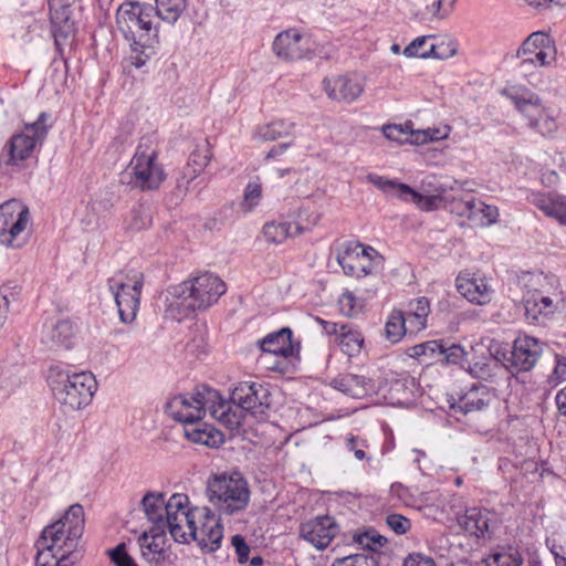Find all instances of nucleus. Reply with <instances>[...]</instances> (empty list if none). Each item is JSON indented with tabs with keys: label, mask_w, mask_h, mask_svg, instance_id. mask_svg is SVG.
Here are the masks:
<instances>
[{
	"label": "nucleus",
	"mask_w": 566,
	"mask_h": 566,
	"mask_svg": "<svg viewBox=\"0 0 566 566\" xmlns=\"http://www.w3.org/2000/svg\"><path fill=\"white\" fill-rule=\"evenodd\" d=\"M111 558L116 566H137L134 558L128 555L124 543L117 545L111 552Z\"/></svg>",
	"instance_id": "obj_57"
},
{
	"label": "nucleus",
	"mask_w": 566,
	"mask_h": 566,
	"mask_svg": "<svg viewBox=\"0 0 566 566\" xmlns=\"http://www.w3.org/2000/svg\"><path fill=\"white\" fill-rule=\"evenodd\" d=\"M51 127V115L46 112L40 113L35 122L24 124L23 130L14 134L4 146L7 165L20 167L24 161L34 157Z\"/></svg>",
	"instance_id": "obj_7"
},
{
	"label": "nucleus",
	"mask_w": 566,
	"mask_h": 566,
	"mask_svg": "<svg viewBox=\"0 0 566 566\" xmlns=\"http://www.w3.org/2000/svg\"><path fill=\"white\" fill-rule=\"evenodd\" d=\"M336 390L355 399L367 396L373 390L371 380L354 374L339 375L331 382Z\"/></svg>",
	"instance_id": "obj_29"
},
{
	"label": "nucleus",
	"mask_w": 566,
	"mask_h": 566,
	"mask_svg": "<svg viewBox=\"0 0 566 566\" xmlns=\"http://www.w3.org/2000/svg\"><path fill=\"white\" fill-rule=\"evenodd\" d=\"M67 534L63 532V525L50 524L44 527L41 533L40 541L42 545H49L56 549L59 553L65 552L75 560L77 559L76 548L77 545H71L66 539Z\"/></svg>",
	"instance_id": "obj_34"
},
{
	"label": "nucleus",
	"mask_w": 566,
	"mask_h": 566,
	"mask_svg": "<svg viewBox=\"0 0 566 566\" xmlns=\"http://www.w3.org/2000/svg\"><path fill=\"white\" fill-rule=\"evenodd\" d=\"M144 513L153 527L168 530L175 541L185 539L184 523H190L189 499L186 494L175 493L167 501L163 493H147L142 500Z\"/></svg>",
	"instance_id": "obj_4"
},
{
	"label": "nucleus",
	"mask_w": 566,
	"mask_h": 566,
	"mask_svg": "<svg viewBox=\"0 0 566 566\" xmlns=\"http://www.w3.org/2000/svg\"><path fill=\"white\" fill-rule=\"evenodd\" d=\"M439 130L438 129H427V130H418V132H412L409 136V143L410 144H416V145H422V144H426L428 142H433V140H438L440 138H442L440 135H439Z\"/></svg>",
	"instance_id": "obj_60"
},
{
	"label": "nucleus",
	"mask_w": 566,
	"mask_h": 566,
	"mask_svg": "<svg viewBox=\"0 0 566 566\" xmlns=\"http://www.w3.org/2000/svg\"><path fill=\"white\" fill-rule=\"evenodd\" d=\"M554 276L543 272H525L518 276V284L524 291L523 296L548 295L555 289Z\"/></svg>",
	"instance_id": "obj_31"
},
{
	"label": "nucleus",
	"mask_w": 566,
	"mask_h": 566,
	"mask_svg": "<svg viewBox=\"0 0 566 566\" xmlns=\"http://www.w3.org/2000/svg\"><path fill=\"white\" fill-rule=\"evenodd\" d=\"M364 261H361V270H356L355 277H363L371 274L382 262L381 255L376 251V256L371 253L364 254Z\"/></svg>",
	"instance_id": "obj_54"
},
{
	"label": "nucleus",
	"mask_w": 566,
	"mask_h": 566,
	"mask_svg": "<svg viewBox=\"0 0 566 566\" xmlns=\"http://www.w3.org/2000/svg\"><path fill=\"white\" fill-rule=\"evenodd\" d=\"M457 289L469 302L484 305L491 302L493 290L484 277L460 274L457 277Z\"/></svg>",
	"instance_id": "obj_23"
},
{
	"label": "nucleus",
	"mask_w": 566,
	"mask_h": 566,
	"mask_svg": "<svg viewBox=\"0 0 566 566\" xmlns=\"http://www.w3.org/2000/svg\"><path fill=\"white\" fill-rule=\"evenodd\" d=\"M459 526L470 536L485 538L491 534V527L496 523L494 512L484 507H469L458 516Z\"/></svg>",
	"instance_id": "obj_19"
},
{
	"label": "nucleus",
	"mask_w": 566,
	"mask_h": 566,
	"mask_svg": "<svg viewBox=\"0 0 566 566\" xmlns=\"http://www.w3.org/2000/svg\"><path fill=\"white\" fill-rule=\"evenodd\" d=\"M543 354V343L539 339L522 335L515 338L509 358L503 366L512 374L532 370Z\"/></svg>",
	"instance_id": "obj_15"
},
{
	"label": "nucleus",
	"mask_w": 566,
	"mask_h": 566,
	"mask_svg": "<svg viewBox=\"0 0 566 566\" xmlns=\"http://www.w3.org/2000/svg\"><path fill=\"white\" fill-rule=\"evenodd\" d=\"M335 566H379V563L374 556L355 554L338 559Z\"/></svg>",
	"instance_id": "obj_52"
},
{
	"label": "nucleus",
	"mask_w": 566,
	"mask_h": 566,
	"mask_svg": "<svg viewBox=\"0 0 566 566\" xmlns=\"http://www.w3.org/2000/svg\"><path fill=\"white\" fill-rule=\"evenodd\" d=\"M262 198V187L260 182H249L244 189L243 200L240 205L241 210L245 213L253 211L260 203Z\"/></svg>",
	"instance_id": "obj_48"
},
{
	"label": "nucleus",
	"mask_w": 566,
	"mask_h": 566,
	"mask_svg": "<svg viewBox=\"0 0 566 566\" xmlns=\"http://www.w3.org/2000/svg\"><path fill=\"white\" fill-rule=\"evenodd\" d=\"M84 510L80 504H73L65 514L53 524L63 525V532L67 534L66 539L71 545H78V541L84 532Z\"/></svg>",
	"instance_id": "obj_30"
},
{
	"label": "nucleus",
	"mask_w": 566,
	"mask_h": 566,
	"mask_svg": "<svg viewBox=\"0 0 566 566\" xmlns=\"http://www.w3.org/2000/svg\"><path fill=\"white\" fill-rule=\"evenodd\" d=\"M274 53L285 61H297L312 54L311 40L296 29L279 33L273 42Z\"/></svg>",
	"instance_id": "obj_16"
},
{
	"label": "nucleus",
	"mask_w": 566,
	"mask_h": 566,
	"mask_svg": "<svg viewBox=\"0 0 566 566\" xmlns=\"http://www.w3.org/2000/svg\"><path fill=\"white\" fill-rule=\"evenodd\" d=\"M48 382L55 400L71 411L87 407L97 390L95 376L90 371L70 373L52 367Z\"/></svg>",
	"instance_id": "obj_5"
},
{
	"label": "nucleus",
	"mask_w": 566,
	"mask_h": 566,
	"mask_svg": "<svg viewBox=\"0 0 566 566\" xmlns=\"http://www.w3.org/2000/svg\"><path fill=\"white\" fill-rule=\"evenodd\" d=\"M227 401L240 412L241 420L243 419V411L263 420L268 416L271 406V394L264 384L241 381L232 390L231 399Z\"/></svg>",
	"instance_id": "obj_12"
},
{
	"label": "nucleus",
	"mask_w": 566,
	"mask_h": 566,
	"mask_svg": "<svg viewBox=\"0 0 566 566\" xmlns=\"http://www.w3.org/2000/svg\"><path fill=\"white\" fill-rule=\"evenodd\" d=\"M227 292L226 283L216 274L201 273L169 291L166 312L175 319L182 321L196 311H203Z\"/></svg>",
	"instance_id": "obj_3"
},
{
	"label": "nucleus",
	"mask_w": 566,
	"mask_h": 566,
	"mask_svg": "<svg viewBox=\"0 0 566 566\" xmlns=\"http://www.w3.org/2000/svg\"><path fill=\"white\" fill-rule=\"evenodd\" d=\"M502 365L496 357H481L465 368L473 378L492 381L501 371Z\"/></svg>",
	"instance_id": "obj_40"
},
{
	"label": "nucleus",
	"mask_w": 566,
	"mask_h": 566,
	"mask_svg": "<svg viewBox=\"0 0 566 566\" xmlns=\"http://www.w3.org/2000/svg\"><path fill=\"white\" fill-rule=\"evenodd\" d=\"M549 551L554 556L556 566H566V544L557 545L553 543Z\"/></svg>",
	"instance_id": "obj_64"
},
{
	"label": "nucleus",
	"mask_w": 566,
	"mask_h": 566,
	"mask_svg": "<svg viewBox=\"0 0 566 566\" xmlns=\"http://www.w3.org/2000/svg\"><path fill=\"white\" fill-rule=\"evenodd\" d=\"M566 380V357L555 355V365L552 373L547 376V384L551 387H556Z\"/></svg>",
	"instance_id": "obj_51"
},
{
	"label": "nucleus",
	"mask_w": 566,
	"mask_h": 566,
	"mask_svg": "<svg viewBox=\"0 0 566 566\" xmlns=\"http://www.w3.org/2000/svg\"><path fill=\"white\" fill-rule=\"evenodd\" d=\"M368 180L377 188L381 189L387 193L395 195L399 198V186L403 184L396 182L394 180L385 179L377 175H368Z\"/></svg>",
	"instance_id": "obj_55"
},
{
	"label": "nucleus",
	"mask_w": 566,
	"mask_h": 566,
	"mask_svg": "<svg viewBox=\"0 0 566 566\" xmlns=\"http://www.w3.org/2000/svg\"><path fill=\"white\" fill-rule=\"evenodd\" d=\"M554 40L545 32H533L517 50L521 65L549 66L556 60Z\"/></svg>",
	"instance_id": "obj_14"
},
{
	"label": "nucleus",
	"mask_w": 566,
	"mask_h": 566,
	"mask_svg": "<svg viewBox=\"0 0 566 566\" xmlns=\"http://www.w3.org/2000/svg\"><path fill=\"white\" fill-rule=\"evenodd\" d=\"M231 545L235 549L238 563H247L249 560L250 546L247 544L245 538L240 534H235L231 537Z\"/></svg>",
	"instance_id": "obj_58"
},
{
	"label": "nucleus",
	"mask_w": 566,
	"mask_h": 566,
	"mask_svg": "<svg viewBox=\"0 0 566 566\" xmlns=\"http://www.w3.org/2000/svg\"><path fill=\"white\" fill-rule=\"evenodd\" d=\"M368 253L376 256V250L369 245L359 242H346L338 248L336 261L346 275L354 276L356 270H361V261L365 260L364 254L368 255Z\"/></svg>",
	"instance_id": "obj_25"
},
{
	"label": "nucleus",
	"mask_w": 566,
	"mask_h": 566,
	"mask_svg": "<svg viewBox=\"0 0 566 566\" xmlns=\"http://www.w3.org/2000/svg\"><path fill=\"white\" fill-rule=\"evenodd\" d=\"M346 447L348 450L354 452L357 460L361 461L366 459V453L364 451L366 444L364 440H359L358 438L350 434L346 438Z\"/></svg>",
	"instance_id": "obj_62"
},
{
	"label": "nucleus",
	"mask_w": 566,
	"mask_h": 566,
	"mask_svg": "<svg viewBox=\"0 0 566 566\" xmlns=\"http://www.w3.org/2000/svg\"><path fill=\"white\" fill-rule=\"evenodd\" d=\"M207 492L210 503L220 514L234 515L243 512L250 502V488L240 472L221 473L211 478Z\"/></svg>",
	"instance_id": "obj_6"
},
{
	"label": "nucleus",
	"mask_w": 566,
	"mask_h": 566,
	"mask_svg": "<svg viewBox=\"0 0 566 566\" xmlns=\"http://www.w3.org/2000/svg\"><path fill=\"white\" fill-rule=\"evenodd\" d=\"M154 8L139 2H124L116 12V23L124 38L129 42L130 53L125 60L124 70L142 69L155 54L157 30L153 28Z\"/></svg>",
	"instance_id": "obj_1"
},
{
	"label": "nucleus",
	"mask_w": 566,
	"mask_h": 566,
	"mask_svg": "<svg viewBox=\"0 0 566 566\" xmlns=\"http://www.w3.org/2000/svg\"><path fill=\"white\" fill-rule=\"evenodd\" d=\"M258 345L262 352V359L270 355L280 356L284 359L293 356L294 345L292 343V329L283 327L280 331L268 334L258 340Z\"/></svg>",
	"instance_id": "obj_24"
},
{
	"label": "nucleus",
	"mask_w": 566,
	"mask_h": 566,
	"mask_svg": "<svg viewBox=\"0 0 566 566\" xmlns=\"http://www.w3.org/2000/svg\"><path fill=\"white\" fill-rule=\"evenodd\" d=\"M337 533L338 526L329 515L317 516L300 526V537L317 549L326 548Z\"/></svg>",
	"instance_id": "obj_17"
},
{
	"label": "nucleus",
	"mask_w": 566,
	"mask_h": 566,
	"mask_svg": "<svg viewBox=\"0 0 566 566\" xmlns=\"http://www.w3.org/2000/svg\"><path fill=\"white\" fill-rule=\"evenodd\" d=\"M354 539L357 544L370 551H375L377 547L384 546L387 542V539L374 528L356 533L354 535Z\"/></svg>",
	"instance_id": "obj_50"
},
{
	"label": "nucleus",
	"mask_w": 566,
	"mask_h": 566,
	"mask_svg": "<svg viewBox=\"0 0 566 566\" xmlns=\"http://www.w3.org/2000/svg\"><path fill=\"white\" fill-rule=\"evenodd\" d=\"M335 342L348 357L358 356L364 345L363 334L352 325L344 324Z\"/></svg>",
	"instance_id": "obj_36"
},
{
	"label": "nucleus",
	"mask_w": 566,
	"mask_h": 566,
	"mask_svg": "<svg viewBox=\"0 0 566 566\" xmlns=\"http://www.w3.org/2000/svg\"><path fill=\"white\" fill-rule=\"evenodd\" d=\"M166 531L160 526L151 527L138 537L142 556L151 566H158L166 557L164 549Z\"/></svg>",
	"instance_id": "obj_22"
},
{
	"label": "nucleus",
	"mask_w": 566,
	"mask_h": 566,
	"mask_svg": "<svg viewBox=\"0 0 566 566\" xmlns=\"http://www.w3.org/2000/svg\"><path fill=\"white\" fill-rule=\"evenodd\" d=\"M436 39L434 35H422L411 41L403 50V54L407 57H431L432 51L434 50V43L431 40Z\"/></svg>",
	"instance_id": "obj_45"
},
{
	"label": "nucleus",
	"mask_w": 566,
	"mask_h": 566,
	"mask_svg": "<svg viewBox=\"0 0 566 566\" xmlns=\"http://www.w3.org/2000/svg\"><path fill=\"white\" fill-rule=\"evenodd\" d=\"M153 221L151 207L144 202H138L132 207L124 219L125 229L138 232L150 227Z\"/></svg>",
	"instance_id": "obj_39"
},
{
	"label": "nucleus",
	"mask_w": 566,
	"mask_h": 566,
	"mask_svg": "<svg viewBox=\"0 0 566 566\" xmlns=\"http://www.w3.org/2000/svg\"><path fill=\"white\" fill-rule=\"evenodd\" d=\"M386 522L389 528L398 535L406 534L411 527L410 520L401 514H389Z\"/></svg>",
	"instance_id": "obj_56"
},
{
	"label": "nucleus",
	"mask_w": 566,
	"mask_h": 566,
	"mask_svg": "<svg viewBox=\"0 0 566 566\" xmlns=\"http://www.w3.org/2000/svg\"><path fill=\"white\" fill-rule=\"evenodd\" d=\"M430 312V303L424 296L411 300L408 303L407 311L403 312V318L408 324L409 334L419 333L427 327Z\"/></svg>",
	"instance_id": "obj_33"
},
{
	"label": "nucleus",
	"mask_w": 566,
	"mask_h": 566,
	"mask_svg": "<svg viewBox=\"0 0 566 566\" xmlns=\"http://www.w3.org/2000/svg\"><path fill=\"white\" fill-rule=\"evenodd\" d=\"M434 50L432 51L431 57L444 60L448 57H451L457 52L455 43L452 41H448L446 43L444 40H441L440 42H437L433 44Z\"/></svg>",
	"instance_id": "obj_59"
},
{
	"label": "nucleus",
	"mask_w": 566,
	"mask_h": 566,
	"mask_svg": "<svg viewBox=\"0 0 566 566\" xmlns=\"http://www.w3.org/2000/svg\"><path fill=\"white\" fill-rule=\"evenodd\" d=\"M440 348H442V339H434L409 347L407 354L409 357L418 359L421 357H436L439 355Z\"/></svg>",
	"instance_id": "obj_49"
},
{
	"label": "nucleus",
	"mask_w": 566,
	"mask_h": 566,
	"mask_svg": "<svg viewBox=\"0 0 566 566\" xmlns=\"http://www.w3.org/2000/svg\"><path fill=\"white\" fill-rule=\"evenodd\" d=\"M403 566H436L434 560L420 553H413L406 557Z\"/></svg>",
	"instance_id": "obj_63"
},
{
	"label": "nucleus",
	"mask_w": 566,
	"mask_h": 566,
	"mask_svg": "<svg viewBox=\"0 0 566 566\" xmlns=\"http://www.w3.org/2000/svg\"><path fill=\"white\" fill-rule=\"evenodd\" d=\"M469 211V221L472 227H489L496 223L499 219V209L495 206L485 205L480 200L470 199L467 206Z\"/></svg>",
	"instance_id": "obj_35"
},
{
	"label": "nucleus",
	"mask_w": 566,
	"mask_h": 566,
	"mask_svg": "<svg viewBox=\"0 0 566 566\" xmlns=\"http://www.w3.org/2000/svg\"><path fill=\"white\" fill-rule=\"evenodd\" d=\"M30 223L29 208L18 199L0 205V242L7 247L19 248L24 241L21 235Z\"/></svg>",
	"instance_id": "obj_13"
},
{
	"label": "nucleus",
	"mask_w": 566,
	"mask_h": 566,
	"mask_svg": "<svg viewBox=\"0 0 566 566\" xmlns=\"http://www.w3.org/2000/svg\"><path fill=\"white\" fill-rule=\"evenodd\" d=\"M486 566H521L523 558L513 547H501L486 558Z\"/></svg>",
	"instance_id": "obj_44"
},
{
	"label": "nucleus",
	"mask_w": 566,
	"mask_h": 566,
	"mask_svg": "<svg viewBox=\"0 0 566 566\" xmlns=\"http://www.w3.org/2000/svg\"><path fill=\"white\" fill-rule=\"evenodd\" d=\"M387 139L403 144L409 142V136L401 125H386L382 128Z\"/></svg>",
	"instance_id": "obj_61"
},
{
	"label": "nucleus",
	"mask_w": 566,
	"mask_h": 566,
	"mask_svg": "<svg viewBox=\"0 0 566 566\" xmlns=\"http://www.w3.org/2000/svg\"><path fill=\"white\" fill-rule=\"evenodd\" d=\"M310 226L290 221H269L263 226L262 232L269 243L281 244L289 238L302 234Z\"/></svg>",
	"instance_id": "obj_28"
},
{
	"label": "nucleus",
	"mask_w": 566,
	"mask_h": 566,
	"mask_svg": "<svg viewBox=\"0 0 566 566\" xmlns=\"http://www.w3.org/2000/svg\"><path fill=\"white\" fill-rule=\"evenodd\" d=\"M295 124L285 119H274L256 127L253 137L262 142H273L291 135Z\"/></svg>",
	"instance_id": "obj_37"
},
{
	"label": "nucleus",
	"mask_w": 566,
	"mask_h": 566,
	"mask_svg": "<svg viewBox=\"0 0 566 566\" xmlns=\"http://www.w3.org/2000/svg\"><path fill=\"white\" fill-rule=\"evenodd\" d=\"M187 0H156V14L163 21L174 24L186 9Z\"/></svg>",
	"instance_id": "obj_43"
},
{
	"label": "nucleus",
	"mask_w": 566,
	"mask_h": 566,
	"mask_svg": "<svg viewBox=\"0 0 566 566\" xmlns=\"http://www.w3.org/2000/svg\"><path fill=\"white\" fill-rule=\"evenodd\" d=\"M207 409L213 419L230 430L241 426L240 412L219 391L209 387L197 388L195 394L175 396L166 405V412L185 426L201 421Z\"/></svg>",
	"instance_id": "obj_2"
},
{
	"label": "nucleus",
	"mask_w": 566,
	"mask_h": 566,
	"mask_svg": "<svg viewBox=\"0 0 566 566\" xmlns=\"http://www.w3.org/2000/svg\"><path fill=\"white\" fill-rule=\"evenodd\" d=\"M409 333L408 324L403 318V312L394 310L387 317L385 324V335L391 344L399 343L402 337Z\"/></svg>",
	"instance_id": "obj_41"
},
{
	"label": "nucleus",
	"mask_w": 566,
	"mask_h": 566,
	"mask_svg": "<svg viewBox=\"0 0 566 566\" xmlns=\"http://www.w3.org/2000/svg\"><path fill=\"white\" fill-rule=\"evenodd\" d=\"M438 356L441 357V361L446 364L460 365L464 368L463 364L467 361L468 352L459 344L442 339V348L439 349Z\"/></svg>",
	"instance_id": "obj_46"
},
{
	"label": "nucleus",
	"mask_w": 566,
	"mask_h": 566,
	"mask_svg": "<svg viewBox=\"0 0 566 566\" xmlns=\"http://www.w3.org/2000/svg\"><path fill=\"white\" fill-rule=\"evenodd\" d=\"M339 311L345 316H354L358 313L359 306L356 296L346 291L338 300Z\"/></svg>",
	"instance_id": "obj_53"
},
{
	"label": "nucleus",
	"mask_w": 566,
	"mask_h": 566,
	"mask_svg": "<svg viewBox=\"0 0 566 566\" xmlns=\"http://www.w3.org/2000/svg\"><path fill=\"white\" fill-rule=\"evenodd\" d=\"M530 201L546 217L557 220L563 226L566 223V196L555 192H533Z\"/></svg>",
	"instance_id": "obj_26"
},
{
	"label": "nucleus",
	"mask_w": 566,
	"mask_h": 566,
	"mask_svg": "<svg viewBox=\"0 0 566 566\" xmlns=\"http://www.w3.org/2000/svg\"><path fill=\"white\" fill-rule=\"evenodd\" d=\"M323 85L331 99L347 104L355 102L364 92V84L357 76L339 75L324 78Z\"/></svg>",
	"instance_id": "obj_20"
},
{
	"label": "nucleus",
	"mask_w": 566,
	"mask_h": 566,
	"mask_svg": "<svg viewBox=\"0 0 566 566\" xmlns=\"http://www.w3.org/2000/svg\"><path fill=\"white\" fill-rule=\"evenodd\" d=\"M132 184L143 191L156 190L166 178L163 165L158 161V149L150 137H143L128 165Z\"/></svg>",
	"instance_id": "obj_8"
},
{
	"label": "nucleus",
	"mask_w": 566,
	"mask_h": 566,
	"mask_svg": "<svg viewBox=\"0 0 566 566\" xmlns=\"http://www.w3.org/2000/svg\"><path fill=\"white\" fill-rule=\"evenodd\" d=\"M185 437L198 444L216 448L223 443V434L216 428L197 421L184 427Z\"/></svg>",
	"instance_id": "obj_32"
},
{
	"label": "nucleus",
	"mask_w": 566,
	"mask_h": 566,
	"mask_svg": "<svg viewBox=\"0 0 566 566\" xmlns=\"http://www.w3.org/2000/svg\"><path fill=\"white\" fill-rule=\"evenodd\" d=\"M457 0H433L421 12V20H442L453 11Z\"/></svg>",
	"instance_id": "obj_47"
},
{
	"label": "nucleus",
	"mask_w": 566,
	"mask_h": 566,
	"mask_svg": "<svg viewBox=\"0 0 566 566\" xmlns=\"http://www.w3.org/2000/svg\"><path fill=\"white\" fill-rule=\"evenodd\" d=\"M143 285L144 274L137 270H129L108 280L119 318L125 324L133 323L136 318Z\"/></svg>",
	"instance_id": "obj_11"
},
{
	"label": "nucleus",
	"mask_w": 566,
	"mask_h": 566,
	"mask_svg": "<svg viewBox=\"0 0 566 566\" xmlns=\"http://www.w3.org/2000/svg\"><path fill=\"white\" fill-rule=\"evenodd\" d=\"M399 199L412 202L423 211L434 210L439 201V197L423 196L408 185L399 186Z\"/></svg>",
	"instance_id": "obj_42"
},
{
	"label": "nucleus",
	"mask_w": 566,
	"mask_h": 566,
	"mask_svg": "<svg viewBox=\"0 0 566 566\" xmlns=\"http://www.w3.org/2000/svg\"><path fill=\"white\" fill-rule=\"evenodd\" d=\"M516 109L527 119V126L544 137H552L558 129L553 111L546 107L538 95L526 88L507 93Z\"/></svg>",
	"instance_id": "obj_10"
},
{
	"label": "nucleus",
	"mask_w": 566,
	"mask_h": 566,
	"mask_svg": "<svg viewBox=\"0 0 566 566\" xmlns=\"http://www.w3.org/2000/svg\"><path fill=\"white\" fill-rule=\"evenodd\" d=\"M495 395L488 386L478 384L472 385L467 391L457 399L449 400L450 408L454 412L468 415L485 410L494 400Z\"/></svg>",
	"instance_id": "obj_18"
},
{
	"label": "nucleus",
	"mask_w": 566,
	"mask_h": 566,
	"mask_svg": "<svg viewBox=\"0 0 566 566\" xmlns=\"http://www.w3.org/2000/svg\"><path fill=\"white\" fill-rule=\"evenodd\" d=\"M187 520L190 523H184L185 539L177 541L178 543H188L189 539H193L201 549L208 553H213L220 548L223 538V526L213 512L207 507L190 509Z\"/></svg>",
	"instance_id": "obj_9"
},
{
	"label": "nucleus",
	"mask_w": 566,
	"mask_h": 566,
	"mask_svg": "<svg viewBox=\"0 0 566 566\" xmlns=\"http://www.w3.org/2000/svg\"><path fill=\"white\" fill-rule=\"evenodd\" d=\"M35 546L38 549L35 566H69L75 563V559L64 551L59 553L49 545H42L40 539L36 541Z\"/></svg>",
	"instance_id": "obj_38"
},
{
	"label": "nucleus",
	"mask_w": 566,
	"mask_h": 566,
	"mask_svg": "<svg viewBox=\"0 0 566 566\" xmlns=\"http://www.w3.org/2000/svg\"><path fill=\"white\" fill-rule=\"evenodd\" d=\"M75 328L71 321L61 319L44 324L41 342L50 349H70L73 346Z\"/></svg>",
	"instance_id": "obj_21"
},
{
	"label": "nucleus",
	"mask_w": 566,
	"mask_h": 566,
	"mask_svg": "<svg viewBox=\"0 0 566 566\" xmlns=\"http://www.w3.org/2000/svg\"><path fill=\"white\" fill-rule=\"evenodd\" d=\"M525 318L530 324H543L557 308L549 295L523 296Z\"/></svg>",
	"instance_id": "obj_27"
}]
</instances>
